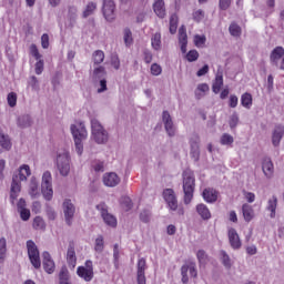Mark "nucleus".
Segmentation results:
<instances>
[{
  "instance_id": "nucleus-1",
  "label": "nucleus",
  "mask_w": 284,
  "mask_h": 284,
  "mask_svg": "<svg viewBox=\"0 0 284 284\" xmlns=\"http://www.w3.org/2000/svg\"><path fill=\"white\" fill-rule=\"evenodd\" d=\"M32 174L30 170V165L22 164L19 168V174H14L12 176L11 189H10V201L12 205H14V200L19 199V194H21V182L28 181V176Z\"/></svg>"
},
{
  "instance_id": "nucleus-2",
  "label": "nucleus",
  "mask_w": 284,
  "mask_h": 284,
  "mask_svg": "<svg viewBox=\"0 0 284 284\" xmlns=\"http://www.w3.org/2000/svg\"><path fill=\"white\" fill-rule=\"evenodd\" d=\"M110 139V134L103 128V124L97 118L91 119V141L98 145H105Z\"/></svg>"
},
{
  "instance_id": "nucleus-3",
  "label": "nucleus",
  "mask_w": 284,
  "mask_h": 284,
  "mask_svg": "<svg viewBox=\"0 0 284 284\" xmlns=\"http://www.w3.org/2000/svg\"><path fill=\"white\" fill-rule=\"evenodd\" d=\"M194 172L185 170L183 172V192L185 205H190V203H192V199H194Z\"/></svg>"
},
{
  "instance_id": "nucleus-4",
  "label": "nucleus",
  "mask_w": 284,
  "mask_h": 284,
  "mask_svg": "<svg viewBox=\"0 0 284 284\" xmlns=\"http://www.w3.org/2000/svg\"><path fill=\"white\" fill-rule=\"evenodd\" d=\"M71 161L70 151L64 150L57 153L54 163L61 176H68L70 174Z\"/></svg>"
},
{
  "instance_id": "nucleus-5",
  "label": "nucleus",
  "mask_w": 284,
  "mask_h": 284,
  "mask_svg": "<svg viewBox=\"0 0 284 284\" xmlns=\"http://www.w3.org/2000/svg\"><path fill=\"white\" fill-rule=\"evenodd\" d=\"M41 193L45 201H50L54 196V190L52 189V173L44 171L41 179Z\"/></svg>"
},
{
  "instance_id": "nucleus-6",
  "label": "nucleus",
  "mask_w": 284,
  "mask_h": 284,
  "mask_svg": "<svg viewBox=\"0 0 284 284\" xmlns=\"http://www.w3.org/2000/svg\"><path fill=\"white\" fill-rule=\"evenodd\" d=\"M27 250L31 265H33L36 270H39V267H41V255L39 254V247L34 241H27Z\"/></svg>"
},
{
  "instance_id": "nucleus-7",
  "label": "nucleus",
  "mask_w": 284,
  "mask_h": 284,
  "mask_svg": "<svg viewBox=\"0 0 284 284\" xmlns=\"http://www.w3.org/2000/svg\"><path fill=\"white\" fill-rule=\"evenodd\" d=\"M77 274L80 278L85 281V283H90L92 278H94V265L92 264V261H87L84 263V266H79L77 268Z\"/></svg>"
},
{
  "instance_id": "nucleus-8",
  "label": "nucleus",
  "mask_w": 284,
  "mask_h": 284,
  "mask_svg": "<svg viewBox=\"0 0 284 284\" xmlns=\"http://www.w3.org/2000/svg\"><path fill=\"white\" fill-rule=\"evenodd\" d=\"M73 141H85L88 139V129H85V123L77 122L70 126Z\"/></svg>"
},
{
  "instance_id": "nucleus-9",
  "label": "nucleus",
  "mask_w": 284,
  "mask_h": 284,
  "mask_svg": "<svg viewBox=\"0 0 284 284\" xmlns=\"http://www.w3.org/2000/svg\"><path fill=\"white\" fill-rule=\"evenodd\" d=\"M102 14L106 21L116 19V3H114V0H103Z\"/></svg>"
},
{
  "instance_id": "nucleus-10",
  "label": "nucleus",
  "mask_w": 284,
  "mask_h": 284,
  "mask_svg": "<svg viewBox=\"0 0 284 284\" xmlns=\"http://www.w3.org/2000/svg\"><path fill=\"white\" fill-rule=\"evenodd\" d=\"M181 274H182V283L187 284V282L191 278H196L197 272H196V263L189 262L184 264L181 268Z\"/></svg>"
},
{
  "instance_id": "nucleus-11",
  "label": "nucleus",
  "mask_w": 284,
  "mask_h": 284,
  "mask_svg": "<svg viewBox=\"0 0 284 284\" xmlns=\"http://www.w3.org/2000/svg\"><path fill=\"white\" fill-rule=\"evenodd\" d=\"M62 210L67 225H72L74 213L77 212V207L72 203V200L65 199L62 204Z\"/></svg>"
},
{
  "instance_id": "nucleus-12",
  "label": "nucleus",
  "mask_w": 284,
  "mask_h": 284,
  "mask_svg": "<svg viewBox=\"0 0 284 284\" xmlns=\"http://www.w3.org/2000/svg\"><path fill=\"white\" fill-rule=\"evenodd\" d=\"M272 65L278 68L280 70H284V48L276 47L270 55Z\"/></svg>"
},
{
  "instance_id": "nucleus-13",
  "label": "nucleus",
  "mask_w": 284,
  "mask_h": 284,
  "mask_svg": "<svg viewBox=\"0 0 284 284\" xmlns=\"http://www.w3.org/2000/svg\"><path fill=\"white\" fill-rule=\"evenodd\" d=\"M97 210L100 212L105 225H109V227H116V217L108 213V206L104 203L98 204Z\"/></svg>"
},
{
  "instance_id": "nucleus-14",
  "label": "nucleus",
  "mask_w": 284,
  "mask_h": 284,
  "mask_svg": "<svg viewBox=\"0 0 284 284\" xmlns=\"http://www.w3.org/2000/svg\"><path fill=\"white\" fill-rule=\"evenodd\" d=\"M201 138H199L197 134H194L190 139V155L193 159V161H199L201 158V149H200Z\"/></svg>"
},
{
  "instance_id": "nucleus-15",
  "label": "nucleus",
  "mask_w": 284,
  "mask_h": 284,
  "mask_svg": "<svg viewBox=\"0 0 284 284\" xmlns=\"http://www.w3.org/2000/svg\"><path fill=\"white\" fill-rule=\"evenodd\" d=\"M163 199L165 203L169 205L170 210L176 212L179 209V201H176V194H174V190L166 189L163 191Z\"/></svg>"
},
{
  "instance_id": "nucleus-16",
  "label": "nucleus",
  "mask_w": 284,
  "mask_h": 284,
  "mask_svg": "<svg viewBox=\"0 0 284 284\" xmlns=\"http://www.w3.org/2000/svg\"><path fill=\"white\" fill-rule=\"evenodd\" d=\"M162 121L164 123L165 131L169 136H174L176 134V126L174 125V122L172 121V116L170 115V112L164 111L162 113Z\"/></svg>"
},
{
  "instance_id": "nucleus-17",
  "label": "nucleus",
  "mask_w": 284,
  "mask_h": 284,
  "mask_svg": "<svg viewBox=\"0 0 284 284\" xmlns=\"http://www.w3.org/2000/svg\"><path fill=\"white\" fill-rule=\"evenodd\" d=\"M42 265L44 271L47 272V274H54V270H55V264H54V260H52V256L50 255L49 252H43L42 253Z\"/></svg>"
},
{
  "instance_id": "nucleus-18",
  "label": "nucleus",
  "mask_w": 284,
  "mask_h": 284,
  "mask_svg": "<svg viewBox=\"0 0 284 284\" xmlns=\"http://www.w3.org/2000/svg\"><path fill=\"white\" fill-rule=\"evenodd\" d=\"M103 183L106 187H116L121 183V178L114 172L105 173L103 175Z\"/></svg>"
},
{
  "instance_id": "nucleus-19",
  "label": "nucleus",
  "mask_w": 284,
  "mask_h": 284,
  "mask_svg": "<svg viewBox=\"0 0 284 284\" xmlns=\"http://www.w3.org/2000/svg\"><path fill=\"white\" fill-rule=\"evenodd\" d=\"M229 243L233 250H241V237L239 236V233L235 229L229 230Z\"/></svg>"
},
{
  "instance_id": "nucleus-20",
  "label": "nucleus",
  "mask_w": 284,
  "mask_h": 284,
  "mask_svg": "<svg viewBox=\"0 0 284 284\" xmlns=\"http://www.w3.org/2000/svg\"><path fill=\"white\" fill-rule=\"evenodd\" d=\"M179 43L182 54H185V52H187V30L185 29V26H182L179 29Z\"/></svg>"
},
{
  "instance_id": "nucleus-21",
  "label": "nucleus",
  "mask_w": 284,
  "mask_h": 284,
  "mask_svg": "<svg viewBox=\"0 0 284 284\" xmlns=\"http://www.w3.org/2000/svg\"><path fill=\"white\" fill-rule=\"evenodd\" d=\"M283 134H284V126L281 124L276 125L272 133V144L274 145V148H278V145H281Z\"/></svg>"
},
{
  "instance_id": "nucleus-22",
  "label": "nucleus",
  "mask_w": 284,
  "mask_h": 284,
  "mask_svg": "<svg viewBox=\"0 0 284 284\" xmlns=\"http://www.w3.org/2000/svg\"><path fill=\"white\" fill-rule=\"evenodd\" d=\"M67 263L71 270L77 267V251H74V244L70 243L67 251Z\"/></svg>"
},
{
  "instance_id": "nucleus-23",
  "label": "nucleus",
  "mask_w": 284,
  "mask_h": 284,
  "mask_svg": "<svg viewBox=\"0 0 284 284\" xmlns=\"http://www.w3.org/2000/svg\"><path fill=\"white\" fill-rule=\"evenodd\" d=\"M108 77V71H105V67L103 65H93V70L91 72V79L97 83V81L101 79H105Z\"/></svg>"
},
{
  "instance_id": "nucleus-24",
  "label": "nucleus",
  "mask_w": 284,
  "mask_h": 284,
  "mask_svg": "<svg viewBox=\"0 0 284 284\" xmlns=\"http://www.w3.org/2000/svg\"><path fill=\"white\" fill-rule=\"evenodd\" d=\"M262 170L266 179H272L274 176V163H272V159L265 158L263 160Z\"/></svg>"
},
{
  "instance_id": "nucleus-25",
  "label": "nucleus",
  "mask_w": 284,
  "mask_h": 284,
  "mask_svg": "<svg viewBox=\"0 0 284 284\" xmlns=\"http://www.w3.org/2000/svg\"><path fill=\"white\" fill-rule=\"evenodd\" d=\"M153 10L160 19H165V2L163 0H155L153 3Z\"/></svg>"
},
{
  "instance_id": "nucleus-26",
  "label": "nucleus",
  "mask_w": 284,
  "mask_h": 284,
  "mask_svg": "<svg viewBox=\"0 0 284 284\" xmlns=\"http://www.w3.org/2000/svg\"><path fill=\"white\" fill-rule=\"evenodd\" d=\"M202 196L206 203H216L219 199V193L214 189H205L202 193Z\"/></svg>"
},
{
  "instance_id": "nucleus-27",
  "label": "nucleus",
  "mask_w": 284,
  "mask_h": 284,
  "mask_svg": "<svg viewBox=\"0 0 284 284\" xmlns=\"http://www.w3.org/2000/svg\"><path fill=\"white\" fill-rule=\"evenodd\" d=\"M0 146L2 150H6L7 152H10L12 150V140L10 139V135L3 133V131L0 130Z\"/></svg>"
},
{
  "instance_id": "nucleus-28",
  "label": "nucleus",
  "mask_w": 284,
  "mask_h": 284,
  "mask_svg": "<svg viewBox=\"0 0 284 284\" xmlns=\"http://www.w3.org/2000/svg\"><path fill=\"white\" fill-rule=\"evenodd\" d=\"M196 212L203 221H210V219H212V213L210 212V209L205 204H197Z\"/></svg>"
},
{
  "instance_id": "nucleus-29",
  "label": "nucleus",
  "mask_w": 284,
  "mask_h": 284,
  "mask_svg": "<svg viewBox=\"0 0 284 284\" xmlns=\"http://www.w3.org/2000/svg\"><path fill=\"white\" fill-rule=\"evenodd\" d=\"M210 92V85L207 83H200L197 84L194 94L195 99L201 100Z\"/></svg>"
},
{
  "instance_id": "nucleus-30",
  "label": "nucleus",
  "mask_w": 284,
  "mask_h": 284,
  "mask_svg": "<svg viewBox=\"0 0 284 284\" xmlns=\"http://www.w3.org/2000/svg\"><path fill=\"white\" fill-rule=\"evenodd\" d=\"M242 214H243L244 221H246V223H250V221L254 219V207H252V205L247 203H244L242 205Z\"/></svg>"
},
{
  "instance_id": "nucleus-31",
  "label": "nucleus",
  "mask_w": 284,
  "mask_h": 284,
  "mask_svg": "<svg viewBox=\"0 0 284 284\" xmlns=\"http://www.w3.org/2000/svg\"><path fill=\"white\" fill-rule=\"evenodd\" d=\"M277 205H278V199L276 197V195H273L271 199H268L266 210L271 212L270 214L271 219H274V216H276Z\"/></svg>"
},
{
  "instance_id": "nucleus-32",
  "label": "nucleus",
  "mask_w": 284,
  "mask_h": 284,
  "mask_svg": "<svg viewBox=\"0 0 284 284\" xmlns=\"http://www.w3.org/2000/svg\"><path fill=\"white\" fill-rule=\"evenodd\" d=\"M29 195L31 199H39V182H37V178H31L30 185H29Z\"/></svg>"
},
{
  "instance_id": "nucleus-33",
  "label": "nucleus",
  "mask_w": 284,
  "mask_h": 284,
  "mask_svg": "<svg viewBox=\"0 0 284 284\" xmlns=\"http://www.w3.org/2000/svg\"><path fill=\"white\" fill-rule=\"evenodd\" d=\"M103 250H105V240L103 235H98L94 241V252L102 254Z\"/></svg>"
},
{
  "instance_id": "nucleus-34",
  "label": "nucleus",
  "mask_w": 284,
  "mask_h": 284,
  "mask_svg": "<svg viewBox=\"0 0 284 284\" xmlns=\"http://www.w3.org/2000/svg\"><path fill=\"white\" fill-rule=\"evenodd\" d=\"M18 128H30V125H32V118H30L28 114L24 115H20L18 118Z\"/></svg>"
},
{
  "instance_id": "nucleus-35",
  "label": "nucleus",
  "mask_w": 284,
  "mask_h": 284,
  "mask_svg": "<svg viewBox=\"0 0 284 284\" xmlns=\"http://www.w3.org/2000/svg\"><path fill=\"white\" fill-rule=\"evenodd\" d=\"M94 65H101L105 61V53L102 50H97L92 54Z\"/></svg>"
},
{
  "instance_id": "nucleus-36",
  "label": "nucleus",
  "mask_w": 284,
  "mask_h": 284,
  "mask_svg": "<svg viewBox=\"0 0 284 284\" xmlns=\"http://www.w3.org/2000/svg\"><path fill=\"white\" fill-rule=\"evenodd\" d=\"M97 12V2H89L83 10L82 17L88 19V17H92Z\"/></svg>"
},
{
  "instance_id": "nucleus-37",
  "label": "nucleus",
  "mask_w": 284,
  "mask_h": 284,
  "mask_svg": "<svg viewBox=\"0 0 284 284\" xmlns=\"http://www.w3.org/2000/svg\"><path fill=\"white\" fill-rule=\"evenodd\" d=\"M220 258L226 270H230L232 267L233 262H232V258H230V255L227 254V252L221 251Z\"/></svg>"
},
{
  "instance_id": "nucleus-38",
  "label": "nucleus",
  "mask_w": 284,
  "mask_h": 284,
  "mask_svg": "<svg viewBox=\"0 0 284 284\" xmlns=\"http://www.w3.org/2000/svg\"><path fill=\"white\" fill-rule=\"evenodd\" d=\"M253 99L250 93H244L241 95V105L245 108L246 110H250L252 108Z\"/></svg>"
},
{
  "instance_id": "nucleus-39",
  "label": "nucleus",
  "mask_w": 284,
  "mask_h": 284,
  "mask_svg": "<svg viewBox=\"0 0 284 284\" xmlns=\"http://www.w3.org/2000/svg\"><path fill=\"white\" fill-rule=\"evenodd\" d=\"M221 88H223V75L217 74L212 87L214 94H219L221 92Z\"/></svg>"
},
{
  "instance_id": "nucleus-40",
  "label": "nucleus",
  "mask_w": 284,
  "mask_h": 284,
  "mask_svg": "<svg viewBox=\"0 0 284 284\" xmlns=\"http://www.w3.org/2000/svg\"><path fill=\"white\" fill-rule=\"evenodd\" d=\"M207 41V38L205 36L195 34L193 38L194 45L196 48H205V42Z\"/></svg>"
},
{
  "instance_id": "nucleus-41",
  "label": "nucleus",
  "mask_w": 284,
  "mask_h": 284,
  "mask_svg": "<svg viewBox=\"0 0 284 284\" xmlns=\"http://www.w3.org/2000/svg\"><path fill=\"white\" fill-rule=\"evenodd\" d=\"M8 252L7 250V242L6 237L0 239V264L6 261V253Z\"/></svg>"
},
{
  "instance_id": "nucleus-42",
  "label": "nucleus",
  "mask_w": 284,
  "mask_h": 284,
  "mask_svg": "<svg viewBox=\"0 0 284 284\" xmlns=\"http://www.w3.org/2000/svg\"><path fill=\"white\" fill-rule=\"evenodd\" d=\"M179 26V17L176 14H172L170 18V33L176 34V28Z\"/></svg>"
},
{
  "instance_id": "nucleus-43",
  "label": "nucleus",
  "mask_w": 284,
  "mask_h": 284,
  "mask_svg": "<svg viewBox=\"0 0 284 284\" xmlns=\"http://www.w3.org/2000/svg\"><path fill=\"white\" fill-rule=\"evenodd\" d=\"M151 45L155 50H161V33L156 32L151 38Z\"/></svg>"
},
{
  "instance_id": "nucleus-44",
  "label": "nucleus",
  "mask_w": 284,
  "mask_h": 284,
  "mask_svg": "<svg viewBox=\"0 0 284 284\" xmlns=\"http://www.w3.org/2000/svg\"><path fill=\"white\" fill-rule=\"evenodd\" d=\"M97 92L98 94H103V92L108 91V80H105V78L98 80V84H97Z\"/></svg>"
},
{
  "instance_id": "nucleus-45",
  "label": "nucleus",
  "mask_w": 284,
  "mask_h": 284,
  "mask_svg": "<svg viewBox=\"0 0 284 284\" xmlns=\"http://www.w3.org/2000/svg\"><path fill=\"white\" fill-rule=\"evenodd\" d=\"M33 229L34 230H45V221H43V217L36 216L33 219Z\"/></svg>"
},
{
  "instance_id": "nucleus-46",
  "label": "nucleus",
  "mask_w": 284,
  "mask_h": 284,
  "mask_svg": "<svg viewBox=\"0 0 284 284\" xmlns=\"http://www.w3.org/2000/svg\"><path fill=\"white\" fill-rule=\"evenodd\" d=\"M221 145H232L234 143V136L229 133H224L220 139Z\"/></svg>"
},
{
  "instance_id": "nucleus-47",
  "label": "nucleus",
  "mask_w": 284,
  "mask_h": 284,
  "mask_svg": "<svg viewBox=\"0 0 284 284\" xmlns=\"http://www.w3.org/2000/svg\"><path fill=\"white\" fill-rule=\"evenodd\" d=\"M120 203L125 212L132 210V200L129 196H122Z\"/></svg>"
},
{
  "instance_id": "nucleus-48",
  "label": "nucleus",
  "mask_w": 284,
  "mask_h": 284,
  "mask_svg": "<svg viewBox=\"0 0 284 284\" xmlns=\"http://www.w3.org/2000/svg\"><path fill=\"white\" fill-rule=\"evenodd\" d=\"M28 85H29V88H31L33 90V92H39V90H40L39 80L34 75H32L29 79Z\"/></svg>"
},
{
  "instance_id": "nucleus-49",
  "label": "nucleus",
  "mask_w": 284,
  "mask_h": 284,
  "mask_svg": "<svg viewBox=\"0 0 284 284\" xmlns=\"http://www.w3.org/2000/svg\"><path fill=\"white\" fill-rule=\"evenodd\" d=\"M92 169L94 170V172H104L105 163L101 160H97L92 163Z\"/></svg>"
},
{
  "instance_id": "nucleus-50",
  "label": "nucleus",
  "mask_w": 284,
  "mask_h": 284,
  "mask_svg": "<svg viewBox=\"0 0 284 284\" xmlns=\"http://www.w3.org/2000/svg\"><path fill=\"white\" fill-rule=\"evenodd\" d=\"M60 283H68L70 278V273L67 267H62L59 274Z\"/></svg>"
},
{
  "instance_id": "nucleus-51",
  "label": "nucleus",
  "mask_w": 284,
  "mask_h": 284,
  "mask_svg": "<svg viewBox=\"0 0 284 284\" xmlns=\"http://www.w3.org/2000/svg\"><path fill=\"white\" fill-rule=\"evenodd\" d=\"M229 31L232 37H241V28L236 23H231Z\"/></svg>"
},
{
  "instance_id": "nucleus-52",
  "label": "nucleus",
  "mask_w": 284,
  "mask_h": 284,
  "mask_svg": "<svg viewBox=\"0 0 284 284\" xmlns=\"http://www.w3.org/2000/svg\"><path fill=\"white\" fill-rule=\"evenodd\" d=\"M74 141V148L78 156H83V141L84 140H73Z\"/></svg>"
},
{
  "instance_id": "nucleus-53",
  "label": "nucleus",
  "mask_w": 284,
  "mask_h": 284,
  "mask_svg": "<svg viewBox=\"0 0 284 284\" xmlns=\"http://www.w3.org/2000/svg\"><path fill=\"white\" fill-rule=\"evenodd\" d=\"M193 19L194 21H196L197 23L203 21V19H205V12L201 9L196 10L193 12Z\"/></svg>"
},
{
  "instance_id": "nucleus-54",
  "label": "nucleus",
  "mask_w": 284,
  "mask_h": 284,
  "mask_svg": "<svg viewBox=\"0 0 284 284\" xmlns=\"http://www.w3.org/2000/svg\"><path fill=\"white\" fill-rule=\"evenodd\" d=\"M196 256H197L200 265H205V263L207 261V254H205V251H203V250L197 251Z\"/></svg>"
},
{
  "instance_id": "nucleus-55",
  "label": "nucleus",
  "mask_w": 284,
  "mask_h": 284,
  "mask_svg": "<svg viewBox=\"0 0 284 284\" xmlns=\"http://www.w3.org/2000/svg\"><path fill=\"white\" fill-rule=\"evenodd\" d=\"M199 59V51L196 50H191L186 54V60L192 63L193 61H196Z\"/></svg>"
},
{
  "instance_id": "nucleus-56",
  "label": "nucleus",
  "mask_w": 284,
  "mask_h": 284,
  "mask_svg": "<svg viewBox=\"0 0 284 284\" xmlns=\"http://www.w3.org/2000/svg\"><path fill=\"white\" fill-rule=\"evenodd\" d=\"M243 196L247 203H254L256 201V195L253 192L243 191Z\"/></svg>"
},
{
  "instance_id": "nucleus-57",
  "label": "nucleus",
  "mask_w": 284,
  "mask_h": 284,
  "mask_svg": "<svg viewBox=\"0 0 284 284\" xmlns=\"http://www.w3.org/2000/svg\"><path fill=\"white\" fill-rule=\"evenodd\" d=\"M7 101L10 108H14V105H17V93L14 92L9 93L7 97Z\"/></svg>"
},
{
  "instance_id": "nucleus-58",
  "label": "nucleus",
  "mask_w": 284,
  "mask_h": 284,
  "mask_svg": "<svg viewBox=\"0 0 284 284\" xmlns=\"http://www.w3.org/2000/svg\"><path fill=\"white\" fill-rule=\"evenodd\" d=\"M150 216H152V213L149 210L142 211L140 213V221L143 223H150Z\"/></svg>"
},
{
  "instance_id": "nucleus-59",
  "label": "nucleus",
  "mask_w": 284,
  "mask_h": 284,
  "mask_svg": "<svg viewBox=\"0 0 284 284\" xmlns=\"http://www.w3.org/2000/svg\"><path fill=\"white\" fill-rule=\"evenodd\" d=\"M230 128H236L239 125V113L233 112L230 121H229Z\"/></svg>"
},
{
  "instance_id": "nucleus-60",
  "label": "nucleus",
  "mask_w": 284,
  "mask_h": 284,
  "mask_svg": "<svg viewBox=\"0 0 284 284\" xmlns=\"http://www.w3.org/2000/svg\"><path fill=\"white\" fill-rule=\"evenodd\" d=\"M161 72H163V69L158 63L151 65V74H153V77L161 75Z\"/></svg>"
},
{
  "instance_id": "nucleus-61",
  "label": "nucleus",
  "mask_w": 284,
  "mask_h": 284,
  "mask_svg": "<svg viewBox=\"0 0 284 284\" xmlns=\"http://www.w3.org/2000/svg\"><path fill=\"white\" fill-rule=\"evenodd\" d=\"M30 52L37 61H39L41 59V53H39V49L37 48V44L30 45Z\"/></svg>"
},
{
  "instance_id": "nucleus-62",
  "label": "nucleus",
  "mask_w": 284,
  "mask_h": 284,
  "mask_svg": "<svg viewBox=\"0 0 284 284\" xmlns=\"http://www.w3.org/2000/svg\"><path fill=\"white\" fill-rule=\"evenodd\" d=\"M124 43L125 45H132V31L129 29L124 30Z\"/></svg>"
},
{
  "instance_id": "nucleus-63",
  "label": "nucleus",
  "mask_w": 284,
  "mask_h": 284,
  "mask_svg": "<svg viewBox=\"0 0 284 284\" xmlns=\"http://www.w3.org/2000/svg\"><path fill=\"white\" fill-rule=\"evenodd\" d=\"M20 214V219L22 221H30V211L28 209H22L20 211H18Z\"/></svg>"
},
{
  "instance_id": "nucleus-64",
  "label": "nucleus",
  "mask_w": 284,
  "mask_h": 284,
  "mask_svg": "<svg viewBox=\"0 0 284 284\" xmlns=\"http://www.w3.org/2000/svg\"><path fill=\"white\" fill-rule=\"evenodd\" d=\"M138 274H145V258L138 261Z\"/></svg>"
}]
</instances>
